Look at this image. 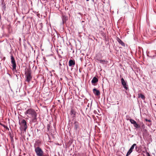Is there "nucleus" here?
Segmentation results:
<instances>
[{
  "label": "nucleus",
  "mask_w": 156,
  "mask_h": 156,
  "mask_svg": "<svg viewBox=\"0 0 156 156\" xmlns=\"http://www.w3.org/2000/svg\"><path fill=\"white\" fill-rule=\"evenodd\" d=\"M2 8L4 10H5L6 9V6L5 5V4L4 3H2Z\"/></svg>",
  "instance_id": "obj_18"
},
{
  "label": "nucleus",
  "mask_w": 156,
  "mask_h": 156,
  "mask_svg": "<svg viewBox=\"0 0 156 156\" xmlns=\"http://www.w3.org/2000/svg\"><path fill=\"white\" fill-rule=\"evenodd\" d=\"M62 20L63 22H65L66 21L68 20V18L65 16H62Z\"/></svg>",
  "instance_id": "obj_16"
},
{
  "label": "nucleus",
  "mask_w": 156,
  "mask_h": 156,
  "mask_svg": "<svg viewBox=\"0 0 156 156\" xmlns=\"http://www.w3.org/2000/svg\"><path fill=\"white\" fill-rule=\"evenodd\" d=\"M75 62L74 61H73L72 60H70L69 61V66H73L75 65Z\"/></svg>",
  "instance_id": "obj_10"
},
{
  "label": "nucleus",
  "mask_w": 156,
  "mask_h": 156,
  "mask_svg": "<svg viewBox=\"0 0 156 156\" xmlns=\"http://www.w3.org/2000/svg\"><path fill=\"white\" fill-rule=\"evenodd\" d=\"M98 61L100 62L101 63H105L106 61L105 60H99Z\"/></svg>",
  "instance_id": "obj_20"
},
{
  "label": "nucleus",
  "mask_w": 156,
  "mask_h": 156,
  "mask_svg": "<svg viewBox=\"0 0 156 156\" xmlns=\"http://www.w3.org/2000/svg\"><path fill=\"white\" fill-rule=\"evenodd\" d=\"M98 81V79L95 77H94L92 79L91 81L92 83L94 85V84L95 83Z\"/></svg>",
  "instance_id": "obj_13"
},
{
  "label": "nucleus",
  "mask_w": 156,
  "mask_h": 156,
  "mask_svg": "<svg viewBox=\"0 0 156 156\" xmlns=\"http://www.w3.org/2000/svg\"><path fill=\"white\" fill-rule=\"evenodd\" d=\"M129 120L131 123L133 124V126L136 129L140 128V126H138V124L134 120L132 119H130Z\"/></svg>",
  "instance_id": "obj_7"
},
{
  "label": "nucleus",
  "mask_w": 156,
  "mask_h": 156,
  "mask_svg": "<svg viewBox=\"0 0 156 156\" xmlns=\"http://www.w3.org/2000/svg\"><path fill=\"white\" fill-rule=\"evenodd\" d=\"M138 126H140V128L141 127V128L144 129V131H147V130L146 129H144L145 128V125L143 122H140L139 124H138Z\"/></svg>",
  "instance_id": "obj_11"
},
{
  "label": "nucleus",
  "mask_w": 156,
  "mask_h": 156,
  "mask_svg": "<svg viewBox=\"0 0 156 156\" xmlns=\"http://www.w3.org/2000/svg\"><path fill=\"white\" fill-rule=\"evenodd\" d=\"M59 65L60 66H61L62 65L61 64L60 62L59 63Z\"/></svg>",
  "instance_id": "obj_24"
},
{
  "label": "nucleus",
  "mask_w": 156,
  "mask_h": 156,
  "mask_svg": "<svg viewBox=\"0 0 156 156\" xmlns=\"http://www.w3.org/2000/svg\"><path fill=\"white\" fill-rule=\"evenodd\" d=\"M74 129L76 130L77 129L79 128V123L77 121H75L74 122Z\"/></svg>",
  "instance_id": "obj_9"
},
{
  "label": "nucleus",
  "mask_w": 156,
  "mask_h": 156,
  "mask_svg": "<svg viewBox=\"0 0 156 156\" xmlns=\"http://www.w3.org/2000/svg\"><path fill=\"white\" fill-rule=\"evenodd\" d=\"M136 146V144H133L132 146L129 149H130L131 150V151H132L133 150V149L134 148V147H135V146Z\"/></svg>",
  "instance_id": "obj_17"
},
{
  "label": "nucleus",
  "mask_w": 156,
  "mask_h": 156,
  "mask_svg": "<svg viewBox=\"0 0 156 156\" xmlns=\"http://www.w3.org/2000/svg\"><path fill=\"white\" fill-rule=\"evenodd\" d=\"M0 124L2 126L5 128L6 129H8V130H9V128H8V127L7 126L5 125H4V124H2L1 123Z\"/></svg>",
  "instance_id": "obj_21"
},
{
  "label": "nucleus",
  "mask_w": 156,
  "mask_h": 156,
  "mask_svg": "<svg viewBox=\"0 0 156 156\" xmlns=\"http://www.w3.org/2000/svg\"><path fill=\"white\" fill-rule=\"evenodd\" d=\"M16 76L17 77V75H16Z\"/></svg>",
  "instance_id": "obj_27"
},
{
  "label": "nucleus",
  "mask_w": 156,
  "mask_h": 156,
  "mask_svg": "<svg viewBox=\"0 0 156 156\" xmlns=\"http://www.w3.org/2000/svg\"><path fill=\"white\" fill-rule=\"evenodd\" d=\"M19 124L23 129V131L26 132L27 127V123L26 120L24 119L19 120Z\"/></svg>",
  "instance_id": "obj_5"
},
{
  "label": "nucleus",
  "mask_w": 156,
  "mask_h": 156,
  "mask_svg": "<svg viewBox=\"0 0 156 156\" xmlns=\"http://www.w3.org/2000/svg\"><path fill=\"white\" fill-rule=\"evenodd\" d=\"M117 40L119 44H120L122 46H125L124 43L119 38L117 37Z\"/></svg>",
  "instance_id": "obj_12"
},
{
  "label": "nucleus",
  "mask_w": 156,
  "mask_h": 156,
  "mask_svg": "<svg viewBox=\"0 0 156 156\" xmlns=\"http://www.w3.org/2000/svg\"><path fill=\"white\" fill-rule=\"evenodd\" d=\"M24 114L27 117L32 118V121L33 122L37 121V114L34 109L31 108H28L25 112Z\"/></svg>",
  "instance_id": "obj_1"
},
{
  "label": "nucleus",
  "mask_w": 156,
  "mask_h": 156,
  "mask_svg": "<svg viewBox=\"0 0 156 156\" xmlns=\"http://www.w3.org/2000/svg\"><path fill=\"white\" fill-rule=\"evenodd\" d=\"M91 0L93 2H94V0Z\"/></svg>",
  "instance_id": "obj_25"
},
{
  "label": "nucleus",
  "mask_w": 156,
  "mask_h": 156,
  "mask_svg": "<svg viewBox=\"0 0 156 156\" xmlns=\"http://www.w3.org/2000/svg\"><path fill=\"white\" fill-rule=\"evenodd\" d=\"M93 92L95 95L99 96L100 94V91L97 89L94 88L93 90Z\"/></svg>",
  "instance_id": "obj_8"
},
{
  "label": "nucleus",
  "mask_w": 156,
  "mask_h": 156,
  "mask_svg": "<svg viewBox=\"0 0 156 156\" xmlns=\"http://www.w3.org/2000/svg\"><path fill=\"white\" fill-rule=\"evenodd\" d=\"M25 81L28 83L30 82L32 78V76L31 75V72L29 70L26 72H25Z\"/></svg>",
  "instance_id": "obj_4"
},
{
  "label": "nucleus",
  "mask_w": 156,
  "mask_h": 156,
  "mask_svg": "<svg viewBox=\"0 0 156 156\" xmlns=\"http://www.w3.org/2000/svg\"><path fill=\"white\" fill-rule=\"evenodd\" d=\"M138 97L139 98H141L143 100H144L145 99L144 96L141 94H138Z\"/></svg>",
  "instance_id": "obj_15"
},
{
  "label": "nucleus",
  "mask_w": 156,
  "mask_h": 156,
  "mask_svg": "<svg viewBox=\"0 0 156 156\" xmlns=\"http://www.w3.org/2000/svg\"><path fill=\"white\" fill-rule=\"evenodd\" d=\"M76 112L74 111V110L73 109H72L71 110V115H73V116L75 117L76 115Z\"/></svg>",
  "instance_id": "obj_14"
},
{
  "label": "nucleus",
  "mask_w": 156,
  "mask_h": 156,
  "mask_svg": "<svg viewBox=\"0 0 156 156\" xmlns=\"http://www.w3.org/2000/svg\"><path fill=\"white\" fill-rule=\"evenodd\" d=\"M121 81L123 87L126 90H127L128 88V86L127 84V81H125L123 78L121 79Z\"/></svg>",
  "instance_id": "obj_6"
},
{
  "label": "nucleus",
  "mask_w": 156,
  "mask_h": 156,
  "mask_svg": "<svg viewBox=\"0 0 156 156\" xmlns=\"http://www.w3.org/2000/svg\"><path fill=\"white\" fill-rule=\"evenodd\" d=\"M135 146V149L136 150V151H137L138 150H137V147H136V146Z\"/></svg>",
  "instance_id": "obj_23"
},
{
  "label": "nucleus",
  "mask_w": 156,
  "mask_h": 156,
  "mask_svg": "<svg viewBox=\"0 0 156 156\" xmlns=\"http://www.w3.org/2000/svg\"><path fill=\"white\" fill-rule=\"evenodd\" d=\"M11 62L12 64V70L14 73H18L17 70L16 69V64L14 58L12 55L11 56Z\"/></svg>",
  "instance_id": "obj_2"
},
{
  "label": "nucleus",
  "mask_w": 156,
  "mask_h": 156,
  "mask_svg": "<svg viewBox=\"0 0 156 156\" xmlns=\"http://www.w3.org/2000/svg\"><path fill=\"white\" fill-rule=\"evenodd\" d=\"M145 120L147 122H150L151 121L147 119H145Z\"/></svg>",
  "instance_id": "obj_22"
},
{
  "label": "nucleus",
  "mask_w": 156,
  "mask_h": 156,
  "mask_svg": "<svg viewBox=\"0 0 156 156\" xmlns=\"http://www.w3.org/2000/svg\"><path fill=\"white\" fill-rule=\"evenodd\" d=\"M35 148V151L37 156H46L44 154V152L42 149L39 147H36L34 145Z\"/></svg>",
  "instance_id": "obj_3"
},
{
  "label": "nucleus",
  "mask_w": 156,
  "mask_h": 156,
  "mask_svg": "<svg viewBox=\"0 0 156 156\" xmlns=\"http://www.w3.org/2000/svg\"><path fill=\"white\" fill-rule=\"evenodd\" d=\"M132 152V151H131L130 149H129V150L127 152L126 154V156H128V155H129Z\"/></svg>",
  "instance_id": "obj_19"
},
{
  "label": "nucleus",
  "mask_w": 156,
  "mask_h": 156,
  "mask_svg": "<svg viewBox=\"0 0 156 156\" xmlns=\"http://www.w3.org/2000/svg\"><path fill=\"white\" fill-rule=\"evenodd\" d=\"M89 1V0H86L87 1Z\"/></svg>",
  "instance_id": "obj_26"
}]
</instances>
